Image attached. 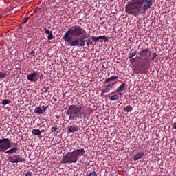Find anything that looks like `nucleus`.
I'll use <instances>...</instances> for the list:
<instances>
[{"instance_id": "nucleus-2", "label": "nucleus", "mask_w": 176, "mask_h": 176, "mask_svg": "<svg viewBox=\"0 0 176 176\" xmlns=\"http://www.w3.org/2000/svg\"><path fill=\"white\" fill-rule=\"evenodd\" d=\"M67 116H69V120H79L87 116V113L82 111V106L78 107L75 104H72L66 111Z\"/></svg>"}, {"instance_id": "nucleus-21", "label": "nucleus", "mask_w": 176, "mask_h": 176, "mask_svg": "<svg viewBox=\"0 0 176 176\" xmlns=\"http://www.w3.org/2000/svg\"><path fill=\"white\" fill-rule=\"evenodd\" d=\"M67 131L69 133H75V131H78V126H69V129H67Z\"/></svg>"}, {"instance_id": "nucleus-37", "label": "nucleus", "mask_w": 176, "mask_h": 176, "mask_svg": "<svg viewBox=\"0 0 176 176\" xmlns=\"http://www.w3.org/2000/svg\"><path fill=\"white\" fill-rule=\"evenodd\" d=\"M25 176H32V172H27L26 174H25Z\"/></svg>"}, {"instance_id": "nucleus-15", "label": "nucleus", "mask_w": 176, "mask_h": 176, "mask_svg": "<svg viewBox=\"0 0 176 176\" xmlns=\"http://www.w3.org/2000/svg\"><path fill=\"white\" fill-rule=\"evenodd\" d=\"M19 147L17 146H15V147H13L9 150H7L5 153L6 154H8V155H12V153H17V152H19Z\"/></svg>"}, {"instance_id": "nucleus-9", "label": "nucleus", "mask_w": 176, "mask_h": 176, "mask_svg": "<svg viewBox=\"0 0 176 176\" xmlns=\"http://www.w3.org/2000/svg\"><path fill=\"white\" fill-rule=\"evenodd\" d=\"M76 157L79 160V157H82V156H86V151L85 148H76L73 151Z\"/></svg>"}, {"instance_id": "nucleus-24", "label": "nucleus", "mask_w": 176, "mask_h": 176, "mask_svg": "<svg viewBox=\"0 0 176 176\" xmlns=\"http://www.w3.org/2000/svg\"><path fill=\"white\" fill-rule=\"evenodd\" d=\"M7 76L6 72H0V79H5Z\"/></svg>"}, {"instance_id": "nucleus-13", "label": "nucleus", "mask_w": 176, "mask_h": 176, "mask_svg": "<svg viewBox=\"0 0 176 176\" xmlns=\"http://www.w3.org/2000/svg\"><path fill=\"white\" fill-rule=\"evenodd\" d=\"M93 42H94L95 43H97L98 41H100V39H104V42H108V41H109V39L108 38V37H107V36H100L98 37L97 36H94L91 38Z\"/></svg>"}, {"instance_id": "nucleus-32", "label": "nucleus", "mask_w": 176, "mask_h": 176, "mask_svg": "<svg viewBox=\"0 0 176 176\" xmlns=\"http://www.w3.org/2000/svg\"><path fill=\"white\" fill-rule=\"evenodd\" d=\"M41 108H43V112H46V111H47V109H48V108H49V106L45 107V105H43V106L41 107Z\"/></svg>"}, {"instance_id": "nucleus-5", "label": "nucleus", "mask_w": 176, "mask_h": 176, "mask_svg": "<svg viewBox=\"0 0 176 176\" xmlns=\"http://www.w3.org/2000/svg\"><path fill=\"white\" fill-rule=\"evenodd\" d=\"M140 60H142V63L140 66H136L133 69V72L134 74H148V71H149V59L148 58H139Z\"/></svg>"}, {"instance_id": "nucleus-43", "label": "nucleus", "mask_w": 176, "mask_h": 176, "mask_svg": "<svg viewBox=\"0 0 176 176\" xmlns=\"http://www.w3.org/2000/svg\"><path fill=\"white\" fill-rule=\"evenodd\" d=\"M0 19H2V15L0 14Z\"/></svg>"}, {"instance_id": "nucleus-33", "label": "nucleus", "mask_w": 176, "mask_h": 176, "mask_svg": "<svg viewBox=\"0 0 176 176\" xmlns=\"http://www.w3.org/2000/svg\"><path fill=\"white\" fill-rule=\"evenodd\" d=\"M107 87H109V89L112 88L113 85H112V82L109 81L107 85H106Z\"/></svg>"}, {"instance_id": "nucleus-7", "label": "nucleus", "mask_w": 176, "mask_h": 176, "mask_svg": "<svg viewBox=\"0 0 176 176\" xmlns=\"http://www.w3.org/2000/svg\"><path fill=\"white\" fill-rule=\"evenodd\" d=\"M12 140L9 138L0 139V152H5L12 148Z\"/></svg>"}, {"instance_id": "nucleus-4", "label": "nucleus", "mask_w": 176, "mask_h": 176, "mask_svg": "<svg viewBox=\"0 0 176 176\" xmlns=\"http://www.w3.org/2000/svg\"><path fill=\"white\" fill-rule=\"evenodd\" d=\"M71 38L72 37L70 36H63V41L68 43L71 47H85V46H86V41H85L86 38H75L73 40H71Z\"/></svg>"}, {"instance_id": "nucleus-14", "label": "nucleus", "mask_w": 176, "mask_h": 176, "mask_svg": "<svg viewBox=\"0 0 176 176\" xmlns=\"http://www.w3.org/2000/svg\"><path fill=\"white\" fill-rule=\"evenodd\" d=\"M124 89H127V84L123 82L116 89V93H121L120 91H123Z\"/></svg>"}, {"instance_id": "nucleus-12", "label": "nucleus", "mask_w": 176, "mask_h": 176, "mask_svg": "<svg viewBox=\"0 0 176 176\" xmlns=\"http://www.w3.org/2000/svg\"><path fill=\"white\" fill-rule=\"evenodd\" d=\"M144 156H145V152L140 151L133 157V159L134 162H137V160H140V159H142Z\"/></svg>"}, {"instance_id": "nucleus-35", "label": "nucleus", "mask_w": 176, "mask_h": 176, "mask_svg": "<svg viewBox=\"0 0 176 176\" xmlns=\"http://www.w3.org/2000/svg\"><path fill=\"white\" fill-rule=\"evenodd\" d=\"M44 32H45V34H47L49 35L50 33H52V31L49 30L48 29L45 28Z\"/></svg>"}, {"instance_id": "nucleus-29", "label": "nucleus", "mask_w": 176, "mask_h": 176, "mask_svg": "<svg viewBox=\"0 0 176 176\" xmlns=\"http://www.w3.org/2000/svg\"><path fill=\"white\" fill-rule=\"evenodd\" d=\"M47 39L48 41H52V39H53V32L48 34Z\"/></svg>"}, {"instance_id": "nucleus-1", "label": "nucleus", "mask_w": 176, "mask_h": 176, "mask_svg": "<svg viewBox=\"0 0 176 176\" xmlns=\"http://www.w3.org/2000/svg\"><path fill=\"white\" fill-rule=\"evenodd\" d=\"M153 0H131L125 7V12L128 14H133L138 16L141 12L144 14L153 5Z\"/></svg>"}, {"instance_id": "nucleus-41", "label": "nucleus", "mask_w": 176, "mask_h": 176, "mask_svg": "<svg viewBox=\"0 0 176 176\" xmlns=\"http://www.w3.org/2000/svg\"><path fill=\"white\" fill-rule=\"evenodd\" d=\"M112 86H115V85H116V82H111Z\"/></svg>"}, {"instance_id": "nucleus-22", "label": "nucleus", "mask_w": 176, "mask_h": 176, "mask_svg": "<svg viewBox=\"0 0 176 176\" xmlns=\"http://www.w3.org/2000/svg\"><path fill=\"white\" fill-rule=\"evenodd\" d=\"M32 134H33V135L39 136L41 134H42V131H41L39 129H32Z\"/></svg>"}, {"instance_id": "nucleus-25", "label": "nucleus", "mask_w": 176, "mask_h": 176, "mask_svg": "<svg viewBox=\"0 0 176 176\" xmlns=\"http://www.w3.org/2000/svg\"><path fill=\"white\" fill-rule=\"evenodd\" d=\"M87 113V116L88 115L89 116H91V114L93 113V109L91 108L87 109L86 113Z\"/></svg>"}, {"instance_id": "nucleus-16", "label": "nucleus", "mask_w": 176, "mask_h": 176, "mask_svg": "<svg viewBox=\"0 0 176 176\" xmlns=\"http://www.w3.org/2000/svg\"><path fill=\"white\" fill-rule=\"evenodd\" d=\"M118 79V76H111L110 78H107L105 79L104 84L109 83V82H113V80H116Z\"/></svg>"}, {"instance_id": "nucleus-19", "label": "nucleus", "mask_w": 176, "mask_h": 176, "mask_svg": "<svg viewBox=\"0 0 176 176\" xmlns=\"http://www.w3.org/2000/svg\"><path fill=\"white\" fill-rule=\"evenodd\" d=\"M112 89H113V87H111V88H109V87L104 85V89L102 90L101 94H105V93H109L111 90H112Z\"/></svg>"}, {"instance_id": "nucleus-6", "label": "nucleus", "mask_w": 176, "mask_h": 176, "mask_svg": "<svg viewBox=\"0 0 176 176\" xmlns=\"http://www.w3.org/2000/svg\"><path fill=\"white\" fill-rule=\"evenodd\" d=\"M78 158L75 155L74 151L67 152L65 155L63 156L61 163L64 164H72V163H76L78 162Z\"/></svg>"}, {"instance_id": "nucleus-10", "label": "nucleus", "mask_w": 176, "mask_h": 176, "mask_svg": "<svg viewBox=\"0 0 176 176\" xmlns=\"http://www.w3.org/2000/svg\"><path fill=\"white\" fill-rule=\"evenodd\" d=\"M28 80H30V82H37L39 79V76L38 75L37 72H34L32 73L29 74L27 76Z\"/></svg>"}, {"instance_id": "nucleus-42", "label": "nucleus", "mask_w": 176, "mask_h": 176, "mask_svg": "<svg viewBox=\"0 0 176 176\" xmlns=\"http://www.w3.org/2000/svg\"><path fill=\"white\" fill-rule=\"evenodd\" d=\"M41 131V133H45V130H42Z\"/></svg>"}, {"instance_id": "nucleus-20", "label": "nucleus", "mask_w": 176, "mask_h": 176, "mask_svg": "<svg viewBox=\"0 0 176 176\" xmlns=\"http://www.w3.org/2000/svg\"><path fill=\"white\" fill-rule=\"evenodd\" d=\"M137 54V50H131L129 54V58H133Z\"/></svg>"}, {"instance_id": "nucleus-38", "label": "nucleus", "mask_w": 176, "mask_h": 176, "mask_svg": "<svg viewBox=\"0 0 176 176\" xmlns=\"http://www.w3.org/2000/svg\"><path fill=\"white\" fill-rule=\"evenodd\" d=\"M130 63H135V58H133L131 59H130Z\"/></svg>"}, {"instance_id": "nucleus-8", "label": "nucleus", "mask_w": 176, "mask_h": 176, "mask_svg": "<svg viewBox=\"0 0 176 176\" xmlns=\"http://www.w3.org/2000/svg\"><path fill=\"white\" fill-rule=\"evenodd\" d=\"M8 162H10V163H24L25 162V159H24L21 155H11L8 157Z\"/></svg>"}, {"instance_id": "nucleus-3", "label": "nucleus", "mask_w": 176, "mask_h": 176, "mask_svg": "<svg viewBox=\"0 0 176 176\" xmlns=\"http://www.w3.org/2000/svg\"><path fill=\"white\" fill-rule=\"evenodd\" d=\"M80 35H82V38H87L88 34L87 32L83 28L79 25H74L69 28L64 36H71L72 38L74 36H80Z\"/></svg>"}, {"instance_id": "nucleus-11", "label": "nucleus", "mask_w": 176, "mask_h": 176, "mask_svg": "<svg viewBox=\"0 0 176 176\" xmlns=\"http://www.w3.org/2000/svg\"><path fill=\"white\" fill-rule=\"evenodd\" d=\"M148 53H149V56H151V50L149 48L144 49L142 51H140L138 53V56H140V57H145L144 58H148L149 60V57H148Z\"/></svg>"}, {"instance_id": "nucleus-45", "label": "nucleus", "mask_w": 176, "mask_h": 176, "mask_svg": "<svg viewBox=\"0 0 176 176\" xmlns=\"http://www.w3.org/2000/svg\"><path fill=\"white\" fill-rule=\"evenodd\" d=\"M54 101L56 102V101H57V99H54Z\"/></svg>"}, {"instance_id": "nucleus-26", "label": "nucleus", "mask_w": 176, "mask_h": 176, "mask_svg": "<svg viewBox=\"0 0 176 176\" xmlns=\"http://www.w3.org/2000/svg\"><path fill=\"white\" fill-rule=\"evenodd\" d=\"M58 130V126L54 124L51 129L52 133H56Z\"/></svg>"}, {"instance_id": "nucleus-40", "label": "nucleus", "mask_w": 176, "mask_h": 176, "mask_svg": "<svg viewBox=\"0 0 176 176\" xmlns=\"http://www.w3.org/2000/svg\"><path fill=\"white\" fill-rule=\"evenodd\" d=\"M31 56H35V51H32L31 53H30Z\"/></svg>"}, {"instance_id": "nucleus-18", "label": "nucleus", "mask_w": 176, "mask_h": 176, "mask_svg": "<svg viewBox=\"0 0 176 176\" xmlns=\"http://www.w3.org/2000/svg\"><path fill=\"white\" fill-rule=\"evenodd\" d=\"M34 113H36L37 115H43V110L40 107H36L34 109Z\"/></svg>"}, {"instance_id": "nucleus-46", "label": "nucleus", "mask_w": 176, "mask_h": 176, "mask_svg": "<svg viewBox=\"0 0 176 176\" xmlns=\"http://www.w3.org/2000/svg\"><path fill=\"white\" fill-rule=\"evenodd\" d=\"M79 163H82V160H80V161H79Z\"/></svg>"}, {"instance_id": "nucleus-23", "label": "nucleus", "mask_w": 176, "mask_h": 176, "mask_svg": "<svg viewBox=\"0 0 176 176\" xmlns=\"http://www.w3.org/2000/svg\"><path fill=\"white\" fill-rule=\"evenodd\" d=\"M123 111H126V112H131V111H133V107L128 105L123 108Z\"/></svg>"}, {"instance_id": "nucleus-47", "label": "nucleus", "mask_w": 176, "mask_h": 176, "mask_svg": "<svg viewBox=\"0 0 176 176\" xmlns=\"http://www.w3.org/2000/svg\"><path fill=\"white\" fill-rule=\"evenodd\" d=\"M65 94L63 95V97H65Z\"/></svg>"}, {"instance_id": "nucleus-44", "label": "nucleus", "mask_w": 176, "mask_h": 176, "mask_svg": "<svg viewBox=\"0 0 176 176\" xmlns=\"http://www.w3.org/2000/svg\"><path fill=\"white\" fill-rule=\"evenodd\" d=\"M175 146H176V140H175Z\"/></svg>"}, {"instance_id": "nucleus-39", "label": "nucleus", "mask_w": 176, "mask_h": 176, "mask_svg": "<svg viewBox=\"0 0 176 176\" xmlns=\"http://www.w3.org/2000/svg\"><path fill=\"white\" fill-rule=\"evenodd\" d=\"M172 127L173 129H176V123L174 122L173 124H172Z\"/></svg>"}, {"instance_id": "nucleus-36", "label": "nucleus", "mask_w": 176, "mask_h": 176, "mask_svg": "<svg viewBox=\"0 0 176 176\" xmlns=\"http://www.w3.org/2000/svg\"><path fill=\"white\" fill-rule=\"evenodd\" d=\"M28 20H30V16L25 18L24 20H23V24H25Z\"/></svg>"}, {"instance_id": "nucleus-27", "label": "nucleus", "mask_w": 176, "mask_h": 176, "mask_svg": "<svg viewBox=\"0 0 176 176\" xmlns=\"http://www.w3.org/2000/svg\"><path fill=\"white\" fill-rule=\"evenodd\" d=\"M85 45H87V46H89V45H93V42L91 41V39L90 38H87L85 41Z\"/></svg>"}, {"instance_id": "nucleus-30", "label": "nucleus", "mask_w": 176, "mask_h": 176, "mask_svg": "<svg viewBox=\"0 0 176 176\" xmlns=\"http://www.w3.org/2000/svg\"><path fill=\"white\" fill-rule=\"evenodd\" d=\"M156 57H157V54H156V52L153 53L151 56L152 61H154Z\"/></svg>"}, {"instance_id": "nucleus-17", "label": "nucleus", "mask_w": 176, "mask_h": 176, "mask_svg": "<svg viewBox=\"0 0 176 176\" xmlns=\"http://www.w3.org/2000/svg\"><path fill=\"white\" fill-rule=\"evenodd\" d=\"M119 96H122V93H117L114 95H112L110 96V101H118L119 100L120 97Z\"/></svg>"}, {"instance_id": "nucleus-48", "label": "nucleus", "mask_w": 176, "mask_h": 176, "mask_svg": "<svg viewBox=\"0 0 176 176\" xmlns=\"http://www.w3.org/2000/svg\"><path fill=\"white\" fill-rule=\"evenodd\" d=\"M111 94H113V92H112Z\"/></svg>"}, {"instance_id": "nucleus-28", "label": "nucleus", "mask_w": 176, "mask_h": 176, "mask_svg": "<svg viewBox=\"0 0 176 176\" xmlns=\"http://www.w3.org/2000/svg\"><path fill=\"white\" fill-rule=\"evenodd\" d=\"M8 104H10V100L6 99L3 100L2 105H8Z\"/></svg>"}, {"instance_id": "nucleus-34", "label": "nucleus", "mask_w": 176, "mask_h": 176, "mask_svg": "<svg viewBox=\"0 0 176 176\" xmlns=\"http://www.w3.org/2000/svg\"><path fill=\"white\" fill-rule=\"evenodd\" d=\"M88 176H97V173L96 171H93L92 173L88 174Z\"/></svg>"}, {"instance_id": "nucleus-31", "label": "nucleus", "mask_w": 176, "mask_h": 176, "mask_svg": "<svg viewBox=\"0 0 176 176\" xmlns=\"http://www.w3.org/2000/svg\"><path fill=\"white\" fill-rule=\"evenodd\" d=\"M49 87H43V93H47V91H49Z\"/></svg>"}]
</instances>
